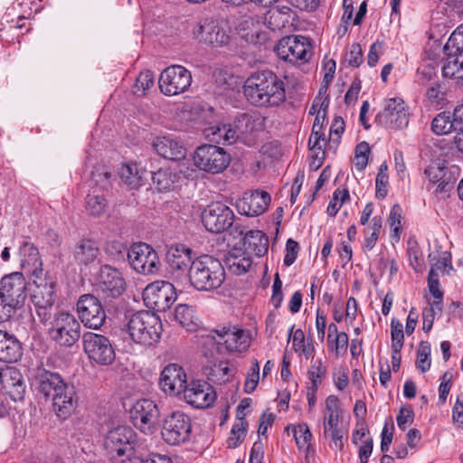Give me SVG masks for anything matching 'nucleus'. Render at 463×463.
Here are the masks:
<instances>
[{
    "label": "nucleus",
    "mask_w": 463,
    "mask_h": 463,
    "mask_svg": "<svg viewBox=\"0 0 463 463\" xmlns=\"http://www.w3.org/2000/svg\"><path fill=\"white\" fill-rule=\"evenodd\" d=\"M31 384L37 393L52 401V411L61 420H67L77 409L79 396L75 386L57 372L37 366L31 373Z\"/></svg>",
    "instance_id": "1"
},
{
    "label": "nucleus",
    "mask_w": 463,
    "mask_h": 463,
    "mask_svg": "<svg viewBox=\"0 0 463 463\" xmlns=\"http://www.w3.org/2000/svg\"><path fill=\"white\" fill-rule=\"evenodd\" d=\"M284 80L270 70L253 72L245 81L244 95L253 106L272 109L286 101Z\"/></svg>",
    "instance_id": "2"
},
{
    "label": "nucleus",
    "mask_w": 463,
    "mask_h": 463,
    "mask_svg": "<svg viewBox=\"0 0 463 463\" xmlns=\"http://www.w3.org/2000/svg\"><path fill=\"white\" fill-rule=\"evenodd\" d=\"M259 118L250 113H240L229 124L216 125L205 128V136L215 143L232 145L241 142L253 146L258 140Z\"/></svg>",
    "instance_id": "3"
},
{
    "label": "nucleus",
    "mask_w": 463,
    "mask_h": 463,
    "mask_svg": "<svg viewBox=\"0 0 463 463\" xmlns=\"http://www.w3.org/2000/svg\"><path fill=\"white\" fill-rule=\"evenodd\" d=\"M187 279L199 291H213L223 284L225 269L218 259L203 255L194 260Z\"/></svg>",
    "instance_id": "4"
},
{
    "label": "nucleus",
    "mask_w": 463,
    "mask_h": 463,
    "mask_svg": "<svg viewBox=\"0 0 463 463\" xmlns=\"http://www.w3.org/2000/svg\"><path fill=\"white\" fill-rule=\"evenodd\" d=\"M27 298V282L21 272L5 275L0 281V320L8 321Z\"/></svg>",
    "instance_id": "5"
},
{
    "label": "nucleus",
    "mask_w": 463,
    "mask_h": 463,
    "mask_svg": "<svg viewBox=\"0 0 463 463\" xmlns=\"http://www.w3.org/2000/svg\"><path fill=\"white\" fill-rule=\"evenodd\" d=\"M131 339L144 346H151L161 338L163 325L154 312L142 310L133 314L128 322Z\"/></svg>",
    "instance_id": "6"
},
{
    "label": "nucleus",
    "mask_w": 463,
    "mask_h": 463,
    "mask_svg": "<svg viewBox=\"0 0 463 463\" xmlns=\"http://www.w3.org/2000/svg\"><path fill=\"white\" fill-rule=\"evenodd\" d=\"M109 247L114 249L118 255L123 256V251H127L129 264L137 273L155 275L160 270L161 262L158 254L147 243H134L128 250L124 244L114 241L109 245L108 251H109Z\"/></svg>",
    "instance_id": "7"
},
{
    "label": "nucleus",
    "mask_w": 463,
    "mask_h": 463,
    "mask_svg": "<svg viewBox=\"0 0 463 463\" xmlns=\"http://www.w3.org/2000/svg\"><path fill=\"white\" fill-rule=\"evenodd\" d=\"M221 344H224L230 353H242L249 348L250 338L245 330L236 326H222L206 335H202V345L203 347L209 346L211 355L213 350L219 349Z\"/></svg>",
    "instance_id": "8"
},
{
    "label": "nucleus",
    "mask_w": 463,
    "mask_h": 463,
    "mask_svg": "<svg viewBox=\"0 0 463 463\" xmlns=\"http://www.w3.org/2000/svg\"><path fill=\"white\" fill-rule=\"evenodd\" d=\"M80 324L74 315L61 310L54 313L47 333L50 339L56 345L70 348L80 340Z\"/></svg>",
    "instance_id": "9"
},
{
    "label": "nucleus",
    "mask_w": 463,
    "mask_h": 463,
    "mask_svg": "<svg viewBox=\"0 0 463 463\" xmlns=\"http://www.w3.org/2000/svg\"><path fill=\"white\" fill-rule=\"evenodd\" d=\"M192 434V420L183 411H175L162 420L161 436L165 443L178 446L187 442Z\"/></svg>",
    "instance_id": "10"
},
{
    "label": "nucleus",
    "mask_w": 463,
    "mask_h": 463,
    "mask_svg": "<svg viewBox=\"0 0 463 463\" xmlns=\"http://www.w3.org/2000/svg\"><path fill=\"white\" fill-rule=\"evenodd\" d=\"M83 350L91 363L110 365L116 358L114 345L110 339L100 334L86 332L82 335Z\"/></svg>",
    "instance_id": "11"
},
{
    "label": "nucleus",
    "mask_w": 463,
    "mask_h": 463,
    "mask_svg": "<svg viewBox=\"0 0 463 463\" xmlns=\"http://www.w3.org/2000/svg\"><path fill=\"white\" fill-rule=\"evenodd\" d=\"M193 159L200 170L211 174L222 173L231 161L230 156L222 147L214 145H203L197 147Z\"/></svg>",
    "instance_id": "12"
},
{
    "label": "nucleus",
    "mask_w": 463,
    "mask_h": 463,
    "mask_svg": "<svg viewBox=\"0 0 463 463\" xmlns=\"http://www.w3.org/2000/svg\"><path fill=\"white\" fill-rule=\"evenodd\" d=\"M175 299V288L168 281H155L147 285L143 291V300L146 306L156 312H165Z\"/></svg>",
    "instance_id": "13"
},
{
    "label": "nucleus",
    "mask_w": 463,
    "mask_h": 463,
    "mask_svg": "<svg viewBox=\"0 0 463 463\" xmlns=\"http://www.w3.org/2000/svg\"><path fill=\"white\" fill-rule=\"evenodd\" d=\"M135 433L131 428L118 426L110 431L105 439V449L111 458L126 457L131 460L134 454Z\"/></svg>",
    "instance_id": "14"
},
{
    "label": "nucleus",
    "mask_w": 463,
    "mask_h": 463,
    "mask_svg": "<svg viewBox=\"0 0 463 463\" xmlns=\"http://www.w3.org/2000/svg\"><path fill=\"white\" fill-rule=\"evenodd\" d=\"M192 83L191 72L181 65H171L165 68L158 80L159 89L166 96L184 93Z\"/></svg>",
    "instance_id": "15"
},
{
    "label": "nucleus",
    "mask_w": 463,
    "mask_h": 463,
    "mask_svg": "<svg viewBox=\"0 0 463 463\" xmlns=\"http://www.w3.org/2000/svg\"><path fill=\"white\" fill-rule=\"evenodd\" d=\"M80 322L89 328L99 329L106 321V312L100 300L92 294L81 295L76 303Z\"/></svg>",
    "instance_id": "16"
},
{
    "label": "nucleus",
    "mask_w": 463,
    "mask_h": 463,
    "mask_svg": "<svg viewBox=\"0 0 463 463\" xmlns=\"http://www.w3.org/2000/svg\"><path fill=\"white\" fill-rule=\"evenodd\" d=\"M274 50L279 59L291 63L307 61L311 55V44L301 35H289L280 39Z\"/></svg>",
    "instance_id": "17"
},
{
    "label": "nucleus",
    "mask_w": 463,
    "mask_h": 463,
    "mask_svg": "<svg viewBox=\"0 0 463 463\" xmlns=\"http://www.w3.org/2000/svg\"><path fill=\"white\" fill-rule=\"evenodd\" d=\"M201 219L207 231L220 233L232 227L234 213L226 204L221 202H213L203 209Z\"/></svg>",
    "instance_id": "18"
},
{
    "label": "nucleus",
    "mask_w": 463,
    "mask_h": 463,
    "mask_svg": "<svg viewBox=\"0 0 463 463\" xmlns=\"http://www.w3.org/2000/svg\"><path fill=\"white\" fill-rule=\"evenodd\" d=\"M379 126L400 129L408 126L409 112L402 98H391L384 101V108L375 117Z\"/></svg>",
    "instance_id": "19"
},
{
    "label": "nucleus",
    "mask_w": 463,
    "mask_h": 463,
    "mask_svg": "<svg viewBox=\"0 0 463 463\" xmlns=\"http://www.w3.org/2000/svg\"><path fill=\"white\" fill-rule=\"evenodd\" d=\"M192 253L193 250L184 244L173 245L168 249L165 255L168 271L177 281L187 280L191 266L194 265Z\"/></svg>",
    "instance_id": "20"
},
{
    "label": "nucleus",
    "mask_w": 463,
    "mask_h": 463,
    "mask_svg": "<svg viewBox=\"0 0 463 463\" xmlns=\"http://www.w3.org/2000/svg\"><path fill=\"white\" fill-rule=\"evenodd\" d=\"M160 412L156 403L149 399L137 401L130 409V419L134 426L144 433L151 432Z\"/></svg>",
    "instance_id": "21"
},
{
    "label": "nucleus",
    "mask_w": 463,
    "mask_h": 463,
    "mask_svg": "<svg viewBox=\"0 0 463 463\" xmlns=\"http://www.w3.org/2000/svg\"><path fill=\"white\" fill-rule=\"evenodd\" d=\"M192 33L194 39L213 46L226 45L230 41L229 34L213 18L196 23L192 29Z\"/></svg>",
    "instance_id": "22"
},
{
    "label": "nucleus",
    "mask_w": 463,
    "mask_h": 463,
    "mask_svg": "<svg viewBox=\"0 0 463 463\" xmlns=\"http://www.w3.org/2000/svg\"><path fill=\"white\" fill-rule=\"evenodd\" d=\"M184 401L197 409L210 407L216 400L217 394L213 387L205 381H191L184 392Z\"/></svg>",
    "instance_id": "23"
},
{
    "label": "nucleus",
    "mask_w": 463,
    "mask_h": 463,
    "mask_svg": "<svg viewBox=\"0 0 463 463\" xmlns=\"http://www.w3.org/2000/svg\"><path fill=\"white\" fill-rule=\"evenodd\" d=\"M98 287L106 298H117L126 290V281L121 272L110 265H103L98 275Z\"/></svg>",
    "instance_id": "24"
},
{
    "label": "nucleus",
    "mask_w": 463,
    "mask_h": 463,
    "mask_svg": "<svg viewBox=\"0 0 463 463\" xmlns=\"http://www.w3.org/2000/svg\"><path fill=\"white\" fill-rule=\"evenodd\" d=\"M270 203V195L266 191L245 192L236 201V208L239 213L248 217L259 216L266 212Z\"/></svg>",
    "instance_id": "25"
},
{
    "label": "nucleus",
    "mask_w": 463,
    "mask_h": 463,
    "mask_svg": "<svg viewBox=\"0 0 463 463\" xmlns=\"http://www.w3.org/2000/svg\"><path fill=\"white\" fill-rule=\"evenodd\" d=\"M0 386L14 402L24 400L26 387L24 377L16 367H0Z\"/></svg>",
    "instance_id": "26"
},
{
    "label": "nucleus",
    "mask_w": 463,
    "mask_h": 463,
    "mask_svg": "<svg viewBox=\"0 0 463 463\" xmlns=\"http://www.w3.org/2000/svg\"><path fill=\"white\" fill-rule=\"evenodd\" d=\"M187 384L184 369L176 364L166 365L161 373L160 386L164 392L169 395H180Z\"/></svg>",
    "instance_id": "27"
},
{
    "label": "nucleus",
    "mask_w": 463,
    "mask_h": 463,
    "mask_svg": "<svg viewBox=\"0 0 463 463\" xmlns=\"http://www.w3.org/2000/svg\"><path fill=\"white\" fill-rule=\"evenodd\" d=\"M235 232L243 236L244 250L249 254H253L257 257H261L268 252L269 238L261 231L250 230L246 231L244 227L234 226Z\"/></svg>",
    "instance_id": "28"
},
{
    "label": "nucleus",
    "mask_w": 463,
    "mask_h": 463,
    "mask_svg": "<svg viewBox=\"0 0 463 463\" xmlns=\"http://www.w3.org/2000/svg\"><path fill=\"white\" fill-rule=\"evenodd\" d=\"M22 356L21 342L14 335L0 329V361L16 363Z\"/></svg>",
    "instance_id": "29"
},
{
    "label": "nucleus",
    "mask_w": 463,
    "mask_h": 463,
    "mask_svg": "<svg viewBox=\"0 0 463 463\" xmlns=\"http://www.w3.org/2000/svg\"><path fill=\"white\" fill-rule=\"evenodd\" d=\"M32 279L35 285L32 298H38L40 297L39 299L55 301L56 283L51 276L44 273L43 269H36L32 271Z\"/></svg>",
    "instance_id": "30"
},
{
    "label": "nucleus",
    "mask_w": 463,
    "mask_h": 463,
    "mask_svg": "<svg viewBox=\"0 0 463 463\" xmlns=\"http://www.w3.org/2000/svg\"><path fill=\"white\" fill-rule=\"evenodd\" d=\"M156 153L165 159L176 161L185 156L184 147L170 137H157L153 142Z\"/></svg>",
    "instance_id": "31"
},
{
    "label": "nucleus",
    "mask_w": 463,
    "mask_h": 463,
    "mask_svg": "<svg viewBox=\"0 0 463 463\" xmlns=\"http://www.w3.org/2000/svg\"><path fill=\"white\" fill-rule=\"evenodd\" d=\"M425 175L430 183L438 184L436 193L443 194L449 192L454 187V180L450 172L444 166L439 165H429L425 171Z\"/></svg>",
    "instance_id": "32"
},
{
    "label": "nucleus",
    "mask_w": 463,
    "mask_h": 463,
    "mask_svg": "<svg viewBox=\"0 0 463 463\" xmlns=\"http://www.w3.org/2000/svg\"><path fill=\"white\" fill-rule=\"evenodd\" d=\"M99 254L97 243L90 239L79 240L72 250L75 262L79 265H88L93 262Z\"/></svg>",
    "instance_id": "33"
},
{
    "label": "nucleus",
    "mask_w": 463,
    "mask_h": 463,
    "mask_svg": "<svg viewBox=\"0 0 463 463\" xmlns=\"http://www.w3.org/2000/svg\"><path fill=\"white\" fill-rule=\"evenodd\" d=\"M225 263L232 273L241 275L250 269L252 265V260L244 250L233 249L227 254Z\"/></svg>",
    "instance_id": "34"
},
{
    "label": "nucleus",
    "mask_w": 463,
    "mask_h": 463,
    "mask_svg": "<svg viewBox=\"0 0 463 463\" xmlns=\"http://www.w3.org/2000/svg\"><path fill=\"white\" fill-rule=\"evenodd\" d=\"M175 318L189 332H194L198 328V319L194 315V310L188 305H178L175 310Z\"/></svg>",
    "instance_id": "35"
},
{
    "label": "nucleus",
    "mask_w": 463,
    "mask_h": 463,
    "mask_svg": "<svg viewBox=\"0 0 463 463\" xmlns=\"http://www.w3.org/2000/svg\"><path fill=\"white\" fill-rule=\"evenodd\" d=\"M291 14L288 6H276L269 11L266 19L272 30H279L290 23Z\"/></svg>",
    "instance_id": "36"
},
{
    "label": "nucleus",
    "mask_w": 463,
    "mask_h": 463,
    "mask_svg": "<svg viewBox=\"0 0 463 463\" xmlns=\"http://www.w3.org/2000/svg\"><path fill=\"white\" fill-rule=\"evenodd\" d=\"M383 227V219L379 215L372 218L367 228L364 230V242L363 245L364 251L372 250L379 239Z\"/></svg>",
    "instance_id": "37"
},
{
    "label": "nucleus",
    "mask_w": 463,
    "mask_h": 463,
    "mask_svg": "<svg viewBox=\"0 0 463 463\" xmlns=\"http://www.w3.org/2000/svg\"><path fill=\"white\" fill-rule=\"evenodd\" d=\"M324 428L339 425L341 418L340 401L335 395H329L325 402Z\"/></svg>",
    "instance_id": "38"
},
{
    "label": "nucleus",
    "mask_w": 463,
    "mask_h": 463,
    "mask_svg": "<svg viewBox=\"0 0 463 463\" xmlns=\"http://www.w3.org/2000/svg\"><path fill=\"white\" fill-rule=\"evenodd\" d=\"M324 121L325 120L322 119V114L317 112L308 141L309 146L312 144V149L317 148L319 150H325L328 145L327 138L323 130Z\"/></svg>",
    "instance_id": "39"
},
{
    "label": "nucleus",
    "mask_w": 463,
    "mask_h": 463,
    "mask_svg": "<svg viewBox=\"0 0 463 463\" xmlns=\"http://www.w3.org/2000/svg\"><path fill=\"white\" fill-rule=\"evenodd\" d=\"M443 50L449 58L458 57L463 52V24L453 31Z\"/></svg>",
    "instance_id": "40"
},
{
    "label": "nucleus",
    "mask_w": 463,
    "mask_h": 463,
    "mask_svg": "<svg viewBox=\"0 0 463 463\" xmlns=\"http://www.w3.org/2000/svg\"><path fill=\"white\" fill-rule=\"evenodd\" d=\"M450 118V111L449 110H444L438 113L431 120V131L438 136L455 133L453 126H450L452 123Z\"/></svg>",
    "instance_id": "41"
},
{
    "label": "nucleus",
    "mask_w": 463,
    "mask_h": 463,
    "mask_svg": "<svg viewBox=\"0 0 463 463\" xmlns=\"http://www.w3.org/2000/svg\"><path fill=\"white\" fill-rule=\"evenodd\" d=\"M152 181L159 192L170 190L176 181V175L168 167L152 173Z\"/></svg>",
    "instance_id": "42"
},
{
    "label": "nucleus",
    "mask_w": 463,
    "mask_h": 463,
    "mask_svg": "<svg viewBox=\"0 0 463 463\" xmlns=\"http://www.w3.org/2000/svg\"><path fill=\"white\" fill-rule=\"evenodd\" d=\"M118 174L120 179L131 189H136L142 185L143 177L136 164L123 165Z\"/></svg>",
    "instance_id": "43"
},
{
    "label": "nucleus",
    "mask_w": 463,
    "mask_h": 463,
    "mask_svg": "<svg viewBox=\"0 0 463 463\" xmlns=\"http://www.w3.org/2000/svg\"><path fill=\"white\" fill-rule=\"evenodd\" d=\"M232 376L229 364L226 361H221L209 367L207 377L213 383L222 384L230 380Z\"/></svg>",
    "instance_id": "44"
},
{
    "label": "nucleus",
    "mask_w": 463,
    "mask_h": 463,
    "mask_svg": "<svg viewBox=\"0 0 463 463\" xmlns=\"http://www.w3.org/2000/svg\"><path fill=\"white\" fill-rule=\"evenodd\" d=\"M39 298L40 297H38V298H32V301L40 322L45 325L47 322L52 320L55 301Z\"/></svg>",
    "instance_id": "45"
},
{
    "label": "nucleus",
    "mask_w": 463,
    "mask_h": 463,
    "mask_svg": "<svg viewBox=\"0 0 463 463\" xmlns=\"http://www.w3.org/2000/svg\"><path fill=\"white\" fill-rule=\"evenodd\" d=\"M237 420L232 428V436L227 440L229 449L237 448L242 442L247 433L248 422L246 419L243 416L237 417Z\"/></svg>",
    "instance_id": "46"
},
{
    "label": "nucleus",
    "mask_w": 463,
    "mask_h": 463,
    "mask_svg": "<svg viewBox=\"0 0 463 463\" xmlns=\"http://www.w3.org/2000/svg\"><path fill=\"white\" fill-rule=\"evenodd\" d=\"M20 252L24 257L22 260L23 267L24 268L27 264L34 266V269H42V260L40 259V253L38 248L29 241H24L20 247Z\"/></svg>",
    "instance_id": "47"
},
{
    "label": "nucleus",
    "mask_w": 463,
    "mask_h": 463,
    "mask_svg": "<svg viewBox=\"0 0 463 463\" xmlns=\"http://www.w3.org/2000/svg\"><path fill=\"white\" fill-rule=\"evenodd\" d=\"M426 98L432 106H444L447 101V91L445 86L439 82L433 83L427 89Z\"/></svg>",
    "instance_id": "48"
},
{
    "label": "nucleus",
    "mask_w": 463,
    "mask_h": 463,
    "mask_svg": "<svg viewBox=\"0 0 463 463\" xmlns=\"http://www.w3.org/2000/svg\"><path fill=\"white\" fill-rule=\"evenodd\" d=\"M327 373V367L321 359L315 361L307 371V377L311 382L308 388L318 389L323 379Z\"/></svg>",
    "instance_id": "49"
},
{
    "label": "nucleus",
    "mask_w": 463,
    "mask_h": 463,
    "mask_svg": "<svg viewBox=\"0 0 463 463\" xmlns=\"http://www.w3.org/2000/svg\"><path fill=\"white\" fill-rule=\"evenodd\" d=\"M107 201L102 195L89 194L86 197V211L92 216H100L105 213Z\"/></svg>",
    "instance_id": "50"
},
{
    "label": "nucleus",
    "mask_w": 463,
    "mask_h": 463,
    "mask_svg": "<svg viewBox=\"0 0 463 463\" xmlns=\"http://www.w3.org/2000/svg\"><path fill=\"white\" fill-rule=\"evenodd\" d=\"M154 84V73L149 71H144L139 73L133 87L135 95L143 96L146 90H149Z\"/></svg>",
    "instance_id": "51"
},
{
    "label": "nucleus",
    "mask_w": 463,
    "mask_h": 463,
    "mask_svg": "<svg viewBox=\"0 0 463 463\" xmlns=\"http://www.w3.org/2000/svg\"><path fill=\"white\" fill-rule=\"evenodd\" d=\"M260 381V364L256 358L252 359L250 367L247 373L244 383V392L246 393L253 392Z\"/></svg>",
    "instance_id": "52"
},
{
    "label": "nucleus",
    "mask_w": 463,
    "mask_h": 463,
    "mask_svg": "<svg viewBox=\"0 0 463 463\" xmlns=\"http://www.w3.org/2000/svg\"><path fill=\"white\" fill-rule=\"evenodd\" d=\"M402 209L399 204L396 203L392 207L387 220L392 232V237L395 238L397 241L400 240L402 232Z\"/></svg>",
    "instance_id": "53"
},
{
    "label": "nucleus",
    "mask_w": 463,
    "mask_h": 463,
    "mask_svg": "<svg viewBox=\"0 0 463 463\" xmlns=\"http://www.w3.org/2000/svg\"><path fill=\"white\" fill-rule=\"evenodd\" d=\"M293 435L296 444L298 449H308L312 439V433L309 430L307 424H298L293 428Z\"/></svg>",
    "instance_id": "54"
},
{
    "label": "nucleus",
    "mask_w": 463,
    "mask_h": 463,
    "mask_svg": "<svg viewBox=\"0 0 463 463\" xmlns=\"http://www.w3.org/2000/svg\"><path fill=\"white\" fill-rule=\"evenodd\" d=\"M430 344L427 341H421L417 351L416 364L422 373L427 372L430 368Z\"/></svg>",
    "instance_id": "55"
},
{
    "label": "nucleus",
    "mask_w": 463,
    "mask_h": 463,
    "mask_svg": "<svg viewBox=\"0 0 463 463\" xmlns=\"http://www.w3.org/2000/svg\"><path fill=\"white\" fill-rule=\"evenodd\" d=\"M349 191L347 189H336L334 192L333 198L329 202L326 213L330 216H335L338 213L340 207L342 204L346 201L349 200Z\"/></svg>",
    "instance_id": "56"
},
{
    "label": "nucleus",
    "mask_w": 463,
    "mask_h": 463,
    "mask_svg": "<svg viewBox=\"0 0 463 463\" xmlns=\"http://www.w3.org/2000/svg\"><path fill=\"white\" fill-rule=\"evenodd\" d=\"M371 153L367 142L363 141L356 145L354 149V165L357 170L363 171L368 164V156Z\"/></svg>",
    "instance_id": "57"
},
{
    "label": "nucleus",
    "mask_w": 463,
    "mask_h": 463,
    "mask_svg": "<svg viewBox=\"0 0 463 463\" xmlns=\"http://www.w3.org/2000/svg\"><path fill=\"white\" fill-rule=\"evenodd\" d=\"M348 341V335L345 332H340L334 338L327 340L329 349L335 353L336 357L346 353Z\"/></svg>",
    "instance_id": "58"
},
{
    "label": "nucleus",
    "mask_w": 463,
    "mask_h": 463,
    "mask_svg": "<svg viewBox=\"0 0 463 463\" xmlns=\"http://www.w3.org/2000/svg\"><path fill=\"white\" fill-rule=\"evenodd\" d=\"M324 436L330 437L338 450L342 451L344 449V439L345 437L346 438V432L340 429L338 425H334L332 428H324Z\"/></svg>",
    "instance_id": "59"
},
{
    "label": "nucleus",
    "mask_w": 463,
    "mask_h": 463,
    "mask_svg": "<svg viewBox=\"0 0 463 463\" xmlns=\"http://www.w3.org/2000/svg\"><path fill=\"white\" fill-rule=\"evenodd\" d=\"M392 347H403L404 333L402 324L392 318L391 321Z\"/></svg>",
    "instance_id": "60"
},
{
    "label": "nucleus",
    "mask_w": 463,
    "mask_h": 463,
    "mask_svg": "<svg viewBox=\"0 0 463 463\" xmlns=\"http://www.w3.org/2000/svg\"><path fill=\"white\" fill-rule=\"evenodd\" d=\"M397 425L402 430H405L407 426L414 420V411L411 406L402 407L396 418Z\"/></svg>",
    "instance_id": "61"
},
{
    "label": "nucleus",
    "mask_w": 463,
    "mask_h": 463,
    "mask_svg": "<svg viewBox=\"0 0 463 463\" xmlns=\"http://www.w3.org/2000/svg\"><path fill=\"white\" fill-rule=\"evenodd\" d=\"M408 257L411 268L416 272H421L423 269V258L418 245L411 246L408 249Z\"/></svg>",
    "instance_id": "62"
},
{
    "label": "nucleus",
    "mask_w": 463,
    "mask_h": 463,
    "mask_svg": "<svg viewBox=\"0 0 463 463\" xmlns=\"http://www.w3.org/2000/svg\"><path fill=\"white\" fill-rule=\"evenodd\" d=\"M461 68L462 64H459L458 57H448V60L444 62L441 69L442 76L449 79L454 78Z\"/></svg>",
    "instance_id": "63"
},
{
    "label": "nucleus",
    "mask_w": 463,
    "mask_h": 463,
    "mask_svg": "<svg viewBox=\"0 0 463 463\" xmlns=\"http://www.w3.org/2000/svg\"><path fill=\"white\" fill-rule=\"evenodd\" d=\"M451 125L455 133L463 134V104L457 105L450 112Z\"/></svg>",
    "instance_id": "64"
}]
</instances>
